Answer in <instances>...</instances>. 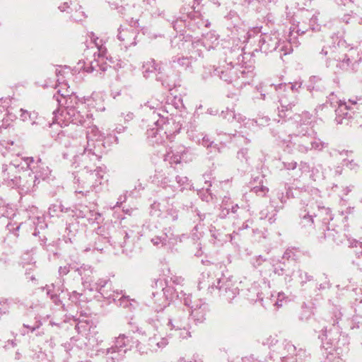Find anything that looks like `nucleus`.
Wrapping results in <instances>:
<instances>
[{"label":"nucleus","instance_id":"obj_1","mask_svg":"<svg viewBox=\"0 0 362 362\" xmlns=\"http://www.w3.org/2000/svg\"><path fill=\"white\" fill-rule=\"evenodd\" d=\"M33 163V158H19L18 156L9 164L2 165L1 177L8 186L20 188L27 192L33 187V177L28 173L29 179H25V166L30 167Z\"/></svg>","mask_w":362,"mask_h":362},{"label":"nucleus","instance_id":"obj_2","mask_svg":"<svg viewBox=\"0 0 362 362\" xmlns=\"http://www.w3.org/2000/svg\"><path fill=\"white\" fill-rule=\"evenodd\" d=\"M53 124H57L60 127L68 126L70 123L79 124L81 125L89 124L92 119L91 113L81 114V111L71 112L64 108L55 111Z\"/></svg>","mask_w":362,"mask_h":362},{"label":"nucleus","instance_id":"obj_3","mask_svg":"<svg viewBox=\"0 0 362 362\" xmlns=\"http://www.w3.org/2000/svg\"><path fill=\"white\" fill-rule=\"evenodd\" d=\"M216 71L221 79L228 83H231L240 78V76L238 75L239 74L242 78L252 77L253 76V67L250 66L247 69L239 64L233 66L232 64H229L226 67L216 69Z\"/></svg>","mask_w":362,"mask_h":362},{"label":"nucleus","instance_id":"obj_4","mask_svg":"<svg viewBox=\"0 0 362 362\" xmlns=\"http://www.w3.org/2000/svg\"><path fill=\"white\" fill-rule=\"evenodd\" d=\"M168 325L174 332V335L179 338L187 339L191 337L188 318L185 313L181 312L175 314L169 320Z\"/></svg>","mask_w":362,"mask_h":362},{"label":"nucleus","instance_id":"obj_5","mask_svg":"<svg viewBox=\"0 0 362 362\" xmlns=\"http://www.w3.org/2000/svg\"><path fill=\"white\" fill-rule=\"evenodd\" d=\"M168 344V341L165 337H163L158 334H153L148 339H143L139 341L136 344V349L141 354H148L163 349Z\"/></svg>","mask_w":362,"mask_h":362},{"label":"nucleus","instance_id":"obj_6","mask_svg":"<svg viewBox=\"0 0 362 362\" xmlns=\"http://www.w3.org/2000/svg\"><path fill=\"white\" fill-rule=\"evenodd\" d=\"M58 95H54V98L59 105L64 104V109L71 112L81 111L83 114V105H81V102H83V99L79 100L78 97L74 94H70V91L68 90L65 93H62L59 89L57 90Z\"/></svg>","mask_w":362,"mask_h":362},{"label":"nucleus","instance_id":"obj_7","mask_svg":"<svg viewBox=\"0 0 362 362\" xmlns=\"http://www.w3.org/2000/svg\"><path fill=\"white\" fill-rule=\"evenodd\" d=\"M106 169L105 167L99 166L96 169H88L83 171L81 182L91 189H95L102 184L105 179Z\"/></svg>","mask_w":362,"mask_h":362},{"label":"nucleus","instance_id":"obj_8","mask_svg":"<svg viewBox=\"0 0 362 362\" xmlns=\"http://www.w3.org/2000/svg\"><path fill=\"white\" fill-rule=\"evenodd\" d=\"M329 100L331 103V105H338L335 110L337 115L336 120L338 124H341L342 123L343 119L350 117L348 110H351V107L348 103L355 105L357 104L358 101L361 100V99H350L349 100V102L346 103L344 100H337L336 95L331 94L329 95Z\"/></svg>","mask_w":362,"mask_h":362},{"label":"nucleus","instance_id":"obj_9","mask_svg":"<svg viewBox=\"0 0 362 362\" xmlns=\"http://www.w3.org/2000/svg\"><path fill=\"white\" fill-rule=\"evenodd\" d=\"M187 148L182 145H174L164 156V160L170 164H179L182 162H187L189 158Z\"/></svg>","mask_w":362,"mask_h":362},{"label":"nucleus","instance_id":"obj_10","mask_svg":"<svg viewBox=\"0 0 362 362\" xmlns=\"http://www.w3.org/2000/svg\"><path fill=\"white\" fill-rule=\"evenodd\" d=\"M105 93L103 92H93L90 97L84 98L83 102H81V105L85 108L95 110L96 111L103 112L105 110L104 106Z\"/></svg>","mask_w":362,"mask_h":362},{"label":"nucleus","instance_id":"obj_11","mask_svg":"<svg viewBox=\"0 0 362 362\" xmlns=\"http://www.w3.org/2000/svg\"><path fill=\"white\" fill-rule=\"evenodd\" d=\"M137 30L129 25H121L118 29L117 38L125 47L135 45Z\"/></svg>","mask_w":362,"mask_h":362},{"label":"nucleus","instance_id":"obj_12","mask_svg":"<svg viewBox=\"0 0 362 362\" xmlns=\"http://www.w3.org/2000/svg\"><path fill=\"white\" fill-rule=\"evenodd\" d=\"M25 169L26 170H30L33 174H35L34 177L30 175L33 181V187L37 180H45L51 174V170L45 163L42 161L41 159H38L36 161L33 160V163H30V167L25 166Z\"/></svg>","mask_w":362,"mask_h":362},{"label":"nucleus","instance_id":"obj_13","mask_svg":"<svg viewBox=\"0 0 362 362\" xmlns=\"http://www.w3.org/2000/svg\"><path fill=\"white\" fill-rule=\"evenodd\" d=\"M279 43V34L276 32L264 33L259 39L260 50L264 53L272 52L277 48Z\"/></svg>","mask_w":362,"mask_h":362},{"label":"nucleus","instance_id":"obj_14","mask_svg":"<svg viewBox=\"0 0 362 362\" xmlns=\"http://www.w3.org/2000/svg\"><path fill=\"white\" fill-rule=\"evenodd\" d=\"M95 148L93 146L88 147V145L85 148L83 153L81 156V165L83 170L88 169H93L97 163L100 161V156L98 155L94 151Z\"/></svg>","mask_w":362,"mask_h":362},{"label":"nucleus","instance_id":"obj_15","mask_svg":"<svg viewBox=\"0 0 362 362\" xmlns=\"http://www.w3.org/2000/svg\"><path fill=\"white\" fill-rule=\"evenodd\" d=\"M170 124L168 122L165 124L162 127H157L156 129H152L148 132V136L151 138L153 144H162L165 139H170L172 134H168Z\"/></svg>","mask_w":362,"mask_h":362},{"label":"nucleus","instance_id":"obj_16","mask_svg":"<svg viewBox=\"0 0 362 362\" xmlns=\"http://www.w3.org/2000/svg\"><path fill=\"white\" fill-rule=\"evenodd\" d=\"M98 40V37L94 40V43L95 44L96 47H98V51H99L98 59H95V62L94 63L91 62L90 67H86V66L83 67V70L87 72H90L94 70H97V66H99L100 69L103 71L107 70L108 65L106 63L105 64H103V62L105 58V52H106V49H105V47H104L103 46L102 44H100L99 42H97Z\"/></svg>","mask_w":362,"mask_h":362},{"label":"nucleus","instance_id":"obj_17","mask_svg":"<svg viewBox=\"0 0 362 362\" xmlns=\"http://www.w3.org/2000/svg\"><path fill=\"white\" fill-rule=\"evenodd\" d=\"M185 304L190 306V304L185 300ZM191 315L196 323H202L206 319V314L208 310V306L205 303L200 302L191 305Z\"/></svg>","mask_w":362,"mask_h":362},{"label":"nucleus","instance_id":"obj_18","mask_svg":"<svg viewBox=\"0 0 362 362\" xmlns=\"http://www.w3.org/2000/svg\"><path fill=\"white\" fill-rule=\"evenodd\" d=\"M192 64V57H187L183 56L173 57L169 62L170 67L175 70H185L188 69Z\"/></svg>","mask_w":362,"mask_h":362},{"label":"nucleus","instance_id":"obj_19","mask_svg":"<svg viewBox=\"0 0 362 362\" xmlns=\"http://www.w3.org/2000/svg\"><path fill=\"white\" fill-rule=\"evenodd\" d=\"M103 134H101L98 127L93 126L87 132V145H88V147L93 146V148H95L96 146L95 142L98 143V146L102 144L101 142L103 141Z\"/></svg>","mask_w":362,"mask_h":362},{"label":"nucleus","instance_id":"obj_20","mask_svg":"<svg viewBox=\"0 0 362 362\" xmlns=\"http://www.w3.org/2000/svg\"><path fill=\"white\" fill-rule=\"evenodd\" d=\"M302 141L304 144L299 145L298 149L300 151L305 153L310 149H317L320 150L323 148L324 144L319 139H313V141H308V137L305 136L301 138Z\"/></svg>","mask_w":362,"mask_h":362},{"label":"nucleus","instance_id":"obj_21","mask_svg":"<svg viewBox=\"0 0 362 362\" xmlns=\"http://www.w3.org/2000/svg\"><path fill=\"white\" fill-rule=\"evenodd\" d=\"M126 350H118L115 347H110L106 350L107 362H119L123 358Z\"/></svg>","mask_w":362,"mask_h":362},{"label":"nucleus","instance_id":"obj_22","mask_svg":"<svg viewBox=\"0 0 362 362\" xmlns=\"http://www.w3.org/2000/svg\"><path fill=\"white\" fill-rule=\"evenodd\" d=\"M296 351V347L289 341H284L278 345L276 352L281 358H286L293 355Z\"/></svg>","mask_w":362,"mask_h":362},{"label":"nucleus","instance_id":"obj_23","mask_svg":"<svg viewBox=\"0 0 362 362\" xmlns=\"http://www.w3.org/2000/svg\"><path fill=\"white\" fill-rule=\"evenodd\" d=\"M156 71H160V66L156 64L153 59L146 61L143 64V73L145 77H148L150 74Z\"/></svg>","mask_w":362,"mask_h":362},{"label":"nucleus","instance_id":"obj_24","mask_svg":"<svg viewBox=\"0 0 362 362\" xmlns=\"http://www.w3.org/2000/svg\"><path fill=\"white\" fill-rule=\"evenodd\" d=\"M37 113L35 112H30L24 109L20 110V119L23 122H30L31 124H37L35 121L37 119Z\"/></svg>","mask_w":362,"mask_h":362},{"label":"nucleus","instance_id":"obj_25","mask_svg":"<svg viewBox=\"0 0 362 362\" xmlns=\"http://www.w3.org/2000/svg\"><path fill=\"white\" fill-rule=\"evenodd\" d=\"M129 339L124 334H119L115 339V345L113 347L117 348L118 350H126L127 346L129 345Z\"/></svg>","mask_w":362,"mask_h":362},{"label":"nucleus","instance_id":"obj_26","mask_svg":"<svg viewBox=\"0 0 362 362\" xmlns=\"http://www.w3.org/2000/svg\"><path fill=\"white\" fill-rule=\"evenodd\" d=\"M346 58L347 62H358L361 60V54L356 47H351L346 54Z\"/></svg>","mask_w":362,"mask_h":362},{"label":"nucleus","instance_id":"obj_27","mask_svg":"<svg viewBox=\"0 0 362 362\" xmlns=\"http://www.w3.org/2000/svg\"><path fill=\"white\" fill-rule=\"evenodd\" d=\"M342 354L343 351L339 348L330 351L327 354L325 362H339Z\"/></svg>","mask_w":362,"mask_h":362},{"label":"nucleus","instance_id":"obj_28","mask_svg":"<svg viewBox=\"0 0 362 362\" xmlns=\"http://www.w3.org/2000/svg\"><path fill=\"white\" fill-rule=\"evenodd\" d=\"M298 46V43L296 42V40H293V42H291V40H289L285 42H284V45L281 47V52H284V55L288 54L291 53L293 50V47H297Z\"/></svg>","mask_w":362,"mask_h":362},{"label":"nucleus","instance_id":"obj_29","mask_svg":"<svg viewBox=\"0 0 362 362\" xmlns=\"http://www.w3.org/2000/svg\"><path fill=\"white\" fill-rule=\"evenodd\" d=\"M192 48L197 52L198 57H201L204 49H209L210 47H207L206 42L197 40L192 44Z\"/></svg>","mask_w":362,"mask_h":362},{"label":"nucleus","instance_id":"obj_30","mask_svg":"<svg viewBox=\"0 0 362 362\" xmlns=\"http://www.w3.org/2000/svg\"><path fill=\"white\" fill-rule=\"evenodd\" d=\"M251 191L257 196L264 197L269 192V188L260 184L259 185L253 187Z\"/></svg>","mask_w":362,"mask_h":362},{"label":"nucleus","instance_id":"obj_31","mask_svg":"<svg viewBox=\"0 0 362 362\" xmlns=\"http://www.w3.org/2000/svg\"><path fill=\"white\" fill-rule=\"evenodd\" d=\"M271 300L274 302V305L277 308L281 307L283 302L286 301L285 294L284 293H278L276 296L272 295Z\"/></svg>","mask_w":362,"mask_h":362},{"label":"nucleus","instance_id":"obj_32","mask_svg":"<svg viewBox=\"0 0 362 362\" xmlns=\"http://www.w3.org/2000/svg\"><path fill=\"white\" fill-rule=\"evenodd\" d=\"M226 118L228 120L230 119H235L237 120L238 122H241L244 120V117L240 114H235V112L233 110H228L226 113Z\"/></svg>","mask_w":362,"mask_h":362},{"label":"nucleus","instance_id":"obj_33","mask_svg":"<svg viewBox=\"0 0 362 362\" xmlns=\"http://www.w3.org/2000/svg\"><path fill=\"white\" fill-rule=\"evenodd\" d=\"M21 226V222L14 221L13 223V222L11 221V222H8L7 223L6 228H8V230L10 232L14 233L15 235L16 236H18V235L16 233V232L20 229Z\"/></svg>","mask_w":362,"mask_h":362},{"label":"nucleus","instance_id":"obj_34","mask_svg":"<svg viewBox=\"0 0 362 362\" xmlns=\"http://www.w3.org/2000/svg\"><path fill=\"white\" fill-rule=\"evenodd\" d=\"M313 223V215L305 214L302 216L301 223L303 226H311Z\"/></svg>","mask_w":362,"mask_h":362},{"label":"nucleus","instance_id":"obj_35","mask_svg":"<svg viewBox=\"0 0 362 362\" xmlns=\"http://www.w3.org/2000/svg\"><path fill=\"white\" fill-rule=\"evenodd\" d=\"M146 107H148L151 110H158L162 106V103L158 100H151L146 104Z\"/></svg>","mask_w":362,"mask_h":362},{"label":"nucleus","instance_id":"obj_36","mask_svg":"<svg viewBox=\"0 0 362 362\" xmlns=\"http://www.w3.org/2000/svg\"><path fill=\"white\" fill-rule=\"evenodd\" d=\"M344 165H346L350 170H357L358 168V164L356 163L354 160H346L344 159Z\"/></svg>","mask_w":362,"mask_h":362},{"label":"nucleus","instance_id":"obj_37","mask_svg":"<svg viewBox=\"0 0 362 362\" xmlns=\"http://www.w3.org/2000/svg\"><path fill=\"white\" fill-rule=\"evenodd\" d=\"M78 272L81 276H86L89 273L91 274L93 272L92 269L89 266H81L78 269Z\"/></svg>","mask_w":362,"mask_h":362},{"label":"nucleus","instance_id":"obj_38","mask_svg":"<svg viewBox=\"0 0 362 362\" xmlns=\"http://www.w3.org/2000/svg\"><path fill=\"white\" fill-rule=\"evenodd\" d=\"M354 247L356 248L354 250L356 255H357L358 257H362V243L356 241Z\"/></svg>","mask_w":362,"mask_h":362},{"label":"nucleus","instance_id":"obj_39","mask_svg":"<svg viewBox=\"0 0 362 362\" xmlns=\"http://www.w3.org/2000/svg\"><path fill=\"white\" fill-rule=\"evenodd\" d=\"M0 317L2 313H6L8 311V300H5L3 301H0Z\"/></svg>","mask_w":362,"mask_h":362},{"label":"nucleus","instance_id":"obj_40","mask_svg":"<svg viewBox=\"0 0 362 362\" xmlns=\"http://www.w3.org/2000/svg\"><path fill=\"white\" fill-rule=\"evenodd\" d=\"M119 305L123 307H127L128 305H132V303L129 302L130 300L128 297L122 296L119 300Z\"/></svg>","mask_w":362,"mask_h":362},{"label":"nucleus","instance_id":"obj_41","mask_svg":"<svg viewBox=\"0 0 362 362\" xmlns=\"http://www.w3.org/2000/svg\"><path fill=\"white\" fill-rule=\"evenodd\" d=\"M177 182L179 184L180 187H185V185L187 182V177H180L177 176L176 177Z\"/></svg>","mask_w":362,"mask_h":362},{"label":"nucleus","instance_id":"obj_42","mask_svg":"<svg viewBox=\"0 0 362 362\" xmlns=\"http://www.w3.org/2000/svg\"><path fill=\"white\" fill-rule=\"evenodd\" d=\"M151 242L154 245H163L165 244V239L161 238L160 237H156L154 238H152Z\"/></svg>","mask_w":362,"mask_h":362},{"label":"nucleus","instance_id":"obj_43","mask_svg":"<svg viewBox=\"0 0 362 362\" xmlns=\"http://www.w3.org/2000/svg\"><path fill=\"white\" fill-rule=\"evenodd\" d=\"M284 167L288 170H293L297 167L296 162L284 163Z\"/></svg>","mask_w":362,"mask_h":362},{"label":"nucleus","instance_id":"obj_44","mask_svg":"<svg viewBox=\"0 0 362 362\" xmlns=\"http://www.w3.org/2000/svg\"><path fill=\"white\" fill-rule=\"evenodd\" d=\"M59 272L61 275H66L69 272V267L68 266L60 267Z\"/></svg>","mask_w":362,"mask_h":362},{"label":"nucleus","instance_id":"obj_45","mask_svg":"<svg viewBox=\"0 0 362 362\" xmlns=\"http://www.w3.org/2000/svg\"><path fill=\"white\" fill-rule=\"evenodd\" d=\"M212 143H213L212 141H209V138H207L206 136L203 137L202 141V144L203 146L208 148L211 146Z\"/></svg>","mask_w":362,"mask_h":362},{"label":"nucleus","instance_id":"obj_46","mask_svg":"<svg viewBox=\"0 0 362 362\" xmlns=\"http://www.w3.org/2000/svg\"><path fill=\"white\" fill-rule=\"evenodd\" d=\"M301 82H295L290 86V88L292 90H298L301 87Z\"/></svg>","mask_w":362,"mask_h":362},{"label":"nucleus","instance_id":"obj_47","mask_svg":"<svg viewBox=\"0 0 362 362\" xmlns=\"http://www.w3.org/2000/svg\"><path fill=\"white\" fill-rule=\"evenodd\" d=\"M81 296V293H78L76 291H73L71 293V294L70 295V298L73 301H76Z\"/></svg>","mask_w":362,"mask_h":362},{"label":"nucleus","instance_id":"obj_48","mask_svg":"<svg viewBox=\"0 0 362 362\" xmlns=\"http://www.w3.org/2000/svg\"><path fill=\"white\" fill-rule=\"evenodd\" d=\"M300 169L304 170L305 173H307L310 170V166L307 163H302L300 164Z\"/></svg>","mask_w":362,"mask_h":362},{"label":"nucleus","instance_id":"obj_49","mask_svg":"<svg viewBox=\"0 0 362 362\" xmlns=\"http://www.w3.org/2000/svg\"><path fill=\"white\" fill-rule=\"evenodd\" d=\"M221 280L220 279H218L217 280V285L212 284L211 286L209 285V286L211 287V288H214V287H216V288L221 290L223 288V286L221 285Z\"/></svg>","mask_w":362,"mask_h":362},{"label":"nucleus","instance_id":"obj_50","mask_svg":"<svg viewBox=\"0 0 362 362\" xmlns=\"http://www.w3.org/2000/svg\"><path fill=\"white\" fill-rule=\"evenodd\" d=\"M287 85L286 83H281V84H279V85H276L275 86V89L277 90V91H279L280 90L284 88Z\"/></svg>","mask_w":362,"mask_h":362},{"label":"nucleus","instance_id":"obj_51","mask_svg":"<svg viewBox=\"0 0 362 362\" xmlns=\"http://www.w3.org/2000/svg\"><path fill=\"white\" fill-rule=\"evenodd\" d=\"M280 103H281V107H282V109L285 107V108H286V110H289V109H291V104H288V105H284V102H283V100H280Z\"/></svg>","mask_w":362,"mask_h":362},{"label":"nucleus","instance_id":"obj_52","mask_svg":"<svg viewBox=\"0 0 362 362\" xmlns=\"http://www.w3.org/2000/svg\"><path fill=\"white\" fill-rule=\"evenodd\" d=\"M132 118H133V114L132 112L127 113L126 117H124V119L127 120L132 119Z\"/></svg>","mask_w":362,"mask_h":362},{"label":"nucleus","instance_id":"obj_53","mask_svg":"<svg viewBox=\"0 0 362 362\" xmlns=\"http://www.w3.org/2000/svg\"><path fill=\"white\" fill-rule=\"evenodd\" d=\"M69 7V5H68V3H64V5L63 6H60L59 7V8L62 11H64L66 10V8Z\"/></svg>","mask_w":362,"mask_h":362},{"label":"nucleus","instance_id":"obj_54","mask_svg":"<svg viewBox=\"0 0 362 362\" xmlns=\"http://www.w3.org/2000/svg\"><path fill=\"white\" fill-rule=\"evenodd\" d=\"M180 362H196L195 360H189L185 358H180Z\"/></svg>","mask_w":362,"mask_h":362},{"label":"nucleus","instance_id":"obj_55","mask_svg":"<svg viewBox=\"0 0 362 362\" xmlns=\"http://www.w3.org/2000/svg\"><path fill=\"white\" fill-rule=\"evenodd\" d=\"M10 210H11V213H10V214H8H8H4L1 213L2 216H8V217H9V216H10V215H13V216H14V215H15V214H14V211L13 210V209H12V208H10Z\"/></svg>","mask_w":362,"mask_h":362},{"label":"nucleus","instance_id":"obj_56","mask_svg":"<svg viewBox=\"0 0 362 362\" xmlns=\"http://www.w3.org/2000/svg\"><path fill=\"white\" fill-rule=\"evenodd\" d=\"M229 199L230 198L225 197L224 199L223 200V204L224 205L225 209H226L227 202L229 201Z\"/></svg>","mask_w":362,"mask_h":362},{"label":"nucleus","instance_id":"obj_57","mask_svg":"<svg viewBox=\"0 0 362 362\" xmlns=\"http://www.w3.org/2000/svg\"><path fill=\"white\" fill-rule=\"evenodd\" d=\"M238 209V204H235V206H232V211L233 213H235V212H236Z\"/></svg>","mask_w":362,"mask_h":362},{"label":"nucleus","instance_id":"obj_58","mask_svg":"<svg viewBox=\"0 0 362 362\" xmlns=\"http://www.w3.org/2000/svg\"><path fill=\"white\" fill-rule=\"evenodd\" d=\"M167 304H168L167 302L160 303V304H159L160 308H163V307H165V306L167 305Z\"/></svg>","mask_w":362,"mask_h":362},{"label":"nucleus","instance_id":"obj_59","mask_svg":"<svg viewBox=\"0 0 362 362\" xmlns=\"http://www.w3.org/2000/svg\"><path fill=\"white\" fill-rule=\"evenodd\" d=\"M147 3L150 5H151L153 3L156 2V0H146Z\"/></svg>","mask_w":362,"mask_h":362},{"label":"nucleus","instance_id":"obj_60","mask_svg":"<svg viewBox=\"0 0 362 362\" xmlns=\"http://www.w3.org/2000/svg\"><path fill=\"white\" fill-rule=\"evenodd\" d=\"M170 289V288H163V294H165V293H166V292H168V291H169Z\"/></svg>","mask_w":362,"mask_h":362},{"label":"nucleus","instance_id":"obj_61","mask_svg":"<svg viewBox=\"0 0 362 362\" xmlns=\"http://www.w3.org/2000/svg\"><path fill=\"white\" fill-rule=\"evenodd\" d=\"M348 153H349V151H344V152H341V153H340V155H341V156H344V155L347 156V155H348Z\"/></svg>","mask_w":362,"mask_h":362},{"label":"nucleus","instance_id":"obj_62","mask_svg":"<svg viewBox=\"0 0 362 362\" xmlns=\"http://www.w3.org/2000/svg\"><path fill=\"white\" fill-rule=\"evenodd\" d=\"M152 14H153V15H155V16H156V15H157V16H160L162 13H156V12H153V11H152Z\"/></svg>","mask_w":362,"mask_h":362},{"label":"nucleus","instance_id":"obj_63","mask_svg":"<svg viewBox=\"0 0 362 362\" xmlns=\"http://www.w3.org/2000/svg\"><path fill=\"white\" fill-rule=\"evenodd\" d=\"M74 20H75V21H81V18H79L78 16H75V17H74Z\"/></svg>","mask_w":362,"mask_h":362},{"label":"nucleus","instance_id":"obj_64","mask_svg":"<svg viewBox=\"0 0 362 362\" xmlns=\"http://www.w3.org/2000/svg\"><path fill=\"white\" fill-rule=\"evenodd\" d=\"M322 52L325 55H326V54H327V52H324V49H322Z\"/></svg>","mask_w":362,"mask_h":362}]
</instances>
